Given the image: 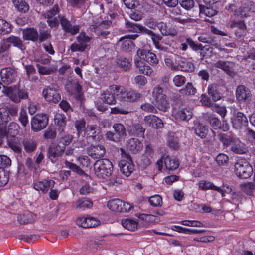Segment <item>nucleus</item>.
<instances>
[{
	"mask_svg": "<svg viewBox=\"0 0 255 255\" xmlns=\"http://www.w3.org/2000/svg\"><path fill=\"white\" fill-rule=\"evenodd\" d=\"M110 89L114 92V95L118 99L124 101L134 102L139 100L142 97V95L135 90L122 86L113 85L110 86Z\"/></svg>",
	"mask_w": 255,
	"mask_h": 255,
	"instance_id": "f257e3e1",
	"label": "nucleus"
},
{
	"mask_svg": "<svg viewBox=\"0 0 255 255\" xmlns=\"http://www.w3.org/2000/svg\"><path fill=\"white\" fill-rule=\"evenodd\" d=\"M112 169L111 162L107 159L98 160L94 164V173L100 179H106L110 177Z\"/></svg>",
	"mask_w": 255,
	"mask_h": 255,
	"instance_id": "f03ea898",
	"label": "nucleus"
},
{
	"mask_svg": "<svg viewBox=\"0 0 255 255\" xmlns=\"http://www.w3.org/2000/svg\"><path fill=\"white\" fill-rule=\"evenodd\" d=\"M3 92L15 103H19L22 99H26L28 97L27 90L24 88H19L16 86L3 87Z\"/></svg>",
	"mask_w": 255,
	"mask_h": 255,
	"instance_id": "7ed1b4c3",
	"label": "nucleus"
},
{
	"mask_svg": "<svg viewBox=\"0 0 255 255\" xmlns=\"http://www.w3.org/2000/svg\"><path fill=\"white\" fill-rule=\"evenodd\" d=\"M235 172L237 176L242 179L250 177L253 169L249 163L244 159L237 160L235 165Z\"/></svg>",
	"mask_w": 255,
	"mask_h": 255,
	"instance_id": "20e7f679",
	"label": "nucleus"
},
{
	"mask_svg": "<svg viewBox=\"0 0 255 255\" xmlns=\"http://www.w3.org/2000/svg\"><path fill=\"white\" fill-rule=\"evenodd\" d=\"M152 96L154 104L159 110L165 111L168 107L169 103L166 96L163 93V89L157 86L154 88L152 91Z\"/></svg>",
	"mask_w": 255,
	"mask_h": 255,
	"instance_id": "39448f33",
	"label": "nucleus"
},
{
	"mask_svg": "<svg viewBox=\"0 0 255 255\" xmlns=\"http://www.w3.org/2000/svg\"><path fill=\"white\" fill-rule=\"evenodd\" d=\"M48 124V118L46 115L36 114L31 119V129L34 132H38L44 129Z\"/></svg>",
	"mask_w": 255,
	"mask_h": 255,
	"instance_id": "423d86ee",
	"label": "nucleus"
},
{
	"mask_svg": "<svg viewBox=\"0 0 255 255\" xmlns=\"http://www.w3.org/2000/svg\"><path fill=\"white\" fill-rule=\"evenodd\" d=\"M42 94L45 100L49 102L56 103L61 99L60 90L54 87H46L42 91Z\"/></svg>",
	"mask_w": 255,
	"mask_h": 255,
	"instance_id": "0eeeda50",
	"label": "nucleus"
},
{
	"mask_svg": "<svg viewBox=\"0 0 255 255\" xmlns=\"http://www.w3.org/2000/svg\"><path fill=\"white\" fill-rule=\"evenodd\" d=\"M120 170L127 177L129 176L134 170V165L131 156L127 154H123V159L119 163Z\"/></svg>",
	"mask_w": 255,
	"mask_h": 255,
	"instance_id": "6e6552de",
	"label": "nucleus"
},
{
	"mask_svg": "<svg viewBox=\"0 0 255 255\" xmlns=\"http://www.w3.org/2000/svg\"><path fill=\"white\" fill-rule=\"evenodd\" d=\"M19 125L15 122H11L8 127L4 123L0 125V134L2 136H6L7 139L10 137H15L19 133Z\"/></svg>",
	"mask_w": 255,
	"mask_h": 255,
	"instance_id": "1a4fd4ad",
	"label": "nucleus"
},
{
	"mask_svg": "<svg viewBox=\"0 0 255 255\" xmlns=\"http://www.w3.org/2000/svg\"><path fill=\"white\" fill-rule=\"evenodd\" d=\"M58 13V7L55 5L50 11L43 14L44 17L47 19V22L51 28L56 29L59 25Z\"/></svg>",
	"mask_w": 255,
	"mask_h": 255,
	"instance_id": "9d476101",
	"label": "nucleus"
},
{
	"mask_svg": "<svg viewBox=\"0 0 255 255\" xmlns=\"http://www.w3.org/2000/svg\"><path fill=\"white\" fill-rule=\"evenodd\" d=\"M64 146L59 144H53L50 146L48 151V157L52 162H55L64 153Z\"/></svg>",
	"mask_w": 255,
	"mask_h": 255,
	"instance_id": "9b49d317",
	"label": "nucleus"
},
{
	"mask_svg": "<svg viewBox=\"0 0 255 255\" xmlns=\"http://www.w3.org/2000/svg\"><path fill=\"white\" fill-rule=\"evenodd\" d=\"M138 37V35H128L120 38L118 41V44L121 49L124 51H130L134 47V43L131 39L134 40Z\"/></svg>",
	"mask_w": 255,
	"mask_h": 255,
	"instance_id": "f8f14e48",
	"label": "nucleus"
},
{
	"mask_svg": "<svg viewBox=\"0 0 255 255\" xmlns=\"http://www.w3.org/2000/svg\"><path fill=\"white\" fill-rule=\"evenodd\" d=\"M0 75L2 82L6 84L14 82L17 77L16 71L10 67L2 69L0 72Z\"/></svg>",
	"mask_w": 255,
	"mask_h": 255,
	"instance_id": "ddd939ff",
	"label": "nucleus"
},
{
	"mask_svg": "<svg viewBox=\"0 0 255 255\" xmlns=\"http://www.w3.org/2000/svg\"><path fill=\"white\" fill-rule=\"evenodd\" d=\"M84 135L88 139L100 141L102 138L99 128L97 125H88Z\"/></svg>",
	"mask_w": 255,
	"mask_h": 255,
	"instance_id": "4468645a",
	"label": "nucleus"
},
{
	"mask_svg": "<svg viewBox=\"0 0 255 255\" xmlns=\"http://www.w3.org/2000/svg\"><path fill=\"white\" fill-rule=\"evenodd\" d=\"M236 97L239 102H244L251 99L252 94L247 87L244 85H239L236 88Z\"/></svg>",
	"mask_w": 255,
	"mask_h": 255,
	"instance_id": "2eb2a0df",
	"label": "nucleus"
},
{
	"mask_svg": "<svg viewBox=\"0 0 255 255\" xmlns=\"http://www.w3.org/2000/svg\"><path fill=\"white\" fill-rule=\"evenodd\" d=\"M62 29L66 33L74 35L79 31L80 26L78 25H72L70 21L63 16L60 19Z\"/></svg>",
	"mask_w": 255,
	"mask_h": 255,
	"instance_id": "dca6fc26",
	"label": "nucleus"
},
{
	"mask_svg": "<svg viewBox=\"0 0 255 255\" xmlns=\"http://www.w3.org/2000/svg\"><path fill=\"white\" fill-rule=\"evenodd\" d=\"M55 183V181L51 179L37 181L33 183V188L43 193H46L50 188L54 187Z\"/></svg>",
	"mask_w": 255,
	"mask_h": 255,
	"instance_id": "f3484780",
	"label": "nucleus"
},
{
	"mask_svg": "<svg viewBox=\"0 0 255 255\" xmlns=\"http://www.w3.org/2000/svg\"><path fill=\"white\" fill-rule=\"evenodd\" d=\"M88 154L94 159L103 158L106 153V149L103 145H92L87 151Z\"/></svg>",
	"mask_w": 255,
	"mask_h": 255,
	"instance_id": "a211bd4d",
	"label": "nucleus"
},
{
	"mask_svg": "<svg viewBox=\"0 0 255 255\" xmlns=\"http://www.w3.org/2000/svg\"><path fill=\"white\" fill-rule=\"evenodd\" d=\"M143 122L146 125L156 129L161 128L164 125L161 119L152 115L146 116Z\"/></svg>",
	"mask_w": 255,
	"mask_h": 255,
	"instance_id": "6ab92c4d",
	"label": "nucleus"
},
{
	"mask_svg": "<svg viewBox=\"0 0 255 255\" xmlns=\"http://www.w3.org/2000/svg\"><path fill=\"white\" fill-rule=\"evenodd\" d=\"M143 144L138 139L132 138L126 142L127 149L132 153L136 154L142 149Z\"/></svg>",
	"mask_w": 255,
	"mask_h": 255,
	"instance_id": "aec40b11",
	"label": "nucleus"
},
{
	"mask_svg": "<svg viewBox=\"0 0 255 255\" xmlns=\"http://www.w3.org/2000/svg\"><path fill=\"white\" fill-rule=\"evenodd\" d=\"M9 147L15 153L20 154L22 152V143L21 139L15 137H10L7 140Z\"/></svg>",
	"mask_w": 255,
	"mask_h": 255,
	"instance_id": "412c9836",
	"label": "nucleus"
},
{
	"mask_svg": "<svg viewBox=\"0 0 255 255\" xmlns=\"http://www.w3.org/2000/svg\"><path fill=\"white\" fill-rule=\"evenodd\" d=\"M234 65V64L232 62L223 60H218L213 64L214 67L222 69L229 75H231L233 73Z\"/></svg>",
	"mask_w": 255,
	"mask_h": 255,
	"instance_id": "4be33fe9",
	"label": "nucleus"
},
{
	"mask_svg": "<svg viewBox=\"0 0 255 255\" xmlns=\"http://www.w3.org/2000/svg\"><path fill=\"white\" fill-rule=\"evenodd\" d=\"M174 116L178 120L188 121L192 117V109L190 108H183L176 112Z\"/></svg>",
	"mask_w": 255,
	"mask_h": 255,
	"instance_id": "5701e85b",
	"label": "nucleus"
},
{
	"mask_svg": "<svg viewBox=\"0 0 255 255\" xmlns=\"http://www.w3.org/2000/svg\"><path fill=\"white\" fill-rule=\"evenodd\" d=\"M247 123V118L241 112L237 113L232 119L233 125L237 129L240 128L242 126H246Z\"/></svg>",
	"mask_w": 255,
	"mask_h": 255,
	"instance_id": "b1692460",
	"label": "nucleus"
},
{
	"mask_svg": "<svg viewBox=\"0 0 255 255\" xmlns=\"http://www.w3.org/2000/svg\"><path fill=\"white\" fill-rule=\"evenodd\" d=\"M111 25L109 21H103L100 23H94L90 26L91 31L94 32L97 35L99 36L103 29L107 28Z\"/></svg>",
	"mask_w": 255,
	"mask_h": 255,
	"instance_id": "393cba45",
	"label": "nucleus"
},
{
	"mask_svg": "<svg viewBox=\"0 0 255 255\" xmlns=\"http://www.w3.org/2000/svg\"><path fill=\"white\" fill-rule=\"evenodd\" d=\"M72 206L78 211H84L87 209L91 208L93 206V203L89 200L81 199L73 203Z\"/></svg>",
	"mask_w": 255,
	"mask_h": 255,
	"instance_id": "a878e982",
	"label": "nucleus"
},
{
	"mask_svg": "<svg viewBox=\"0 0 255 255\" xmlns=\"http://www.w3.org/2000/svg\"><path fill=\"white\" fill-rule=\"evenodd\" d=\"M198 185L199 188L201 190L204 191L209 189L214 190L221 193L222 196H224L223 190H222L221 188L214 185L212 182L208 181L201 180L198 182Z\"/></svg>",
	"mask_w": 255,
	"mask_h": 255,
	"instance_id": "bb28decb",
	"label": "nucleus"
},
{
	"mask_svg": "<svg viewBox=\"0 0 255 255\" xmlns=\"http://www.w3.org/2000/svg\"><path fill=\"white\" fill-rule=\"evenodd\" d=\"M230 149L232 151L237 154H243L247 151L244 143L237 138L232 141Z\"/></svg>",
	"mask_w": 255,
	"mask_h": 255,
	"instance_id": "cd10ccee",
	"label": "nucleus"
},
{
	"mask_svg": "<svg viewBox=\"0 0 255 255\" xmlns=\"http://www.w3.org/2000/svg\"><path fill=\"white\" fill-rule=\"evenodd\" d=\"M114 94V92L112 91L110 86L108 90L101 94L100 98L105 103L110 105L114 104L116 100Z\"/></svg>",
	"mask_w": 255,
	"mask_h": 255,
	"instance_id": "c85d7f7f",
	"label": "nucleus"
},
{
	"mask_svg": "<svg viewBox=\"0 0 255 255\" xmlns=\"http://www.w3.org/2000/svg\"><path fill=\"white\" fill-rule=\"evenodd\" d=\"M193 130L196 135L201 138H205L208 132V129L206 126L198 122H194Z\"/></svg>",
	"mask_w": 255,
	"mask_h": 255,
	"instance_id": "c756f323",
	"label": "nucleus"
},
{
	"mask_svg": "<svg viewBox=\"0 0 255 255\" xmlns=\"http://www.w3.org/2000/svg\"><path fill=\"white\" fill-rule=\"evenodd\" d=\"M164 163L166 169L169 171H173L177 169L179 165L178 159L169 156L165 157Z\"/></svg>",
	"mask_w": 255,
	"mask_h": 255,
	"instance_id": "7c9ffc66",
	"label": "nucleus"
},
{
	"mask_svg": "<svg viewBox=\"0 0 255 255\" xmlns=\"http://www.w3.org/2000/svg\"><path fill=\"white\" fill-rule=\"evenodd\" d=\"M23 39L26 40L36 41L38 38V34L36 29L29 28L23 31Z\"/></svg>",
	"mask_w": 255,
	"mask_h": 255,
	"instance_id": "2f4dec72",
	"label": "nucleus"
},
{
	"mask_svg": "<svg viewBox=\"0 0 255 255\" xmlns=\"http://www.w3.org/2000/svg\"><path fill=\"white\" fill-rule=\"evenodd\" d=\"M177 66L178 70L184 72H191L194 70V64L189 61H187L185 59H182L179 62Z\"/></svg>",
	"mask_w": 255,
	"mask_h": 255,
	"instance_id": "473e14b6",
	"label": "nucleus"
},
{
	"mask_svg": "<svg viewBox=\"0 0 255 255\" xmlns=\"http://www.w3.org/2000/svg\"><path fill=\"white\" fill-rule=\"evenodd\" d=\"M116 65L124 71L129 70L131 64L128 59L124 57H119L116 60Z\"/></svg>",
	"mask_w": 255,
	"mask_h": 255,
	"instance_id": "72a5a7b5",
	"label": "nucleus"
},
{
	"mask_svg": "<svg viewBox=\"0 0 255 255\" xmlns=\"http://www.w3.org/2000/svg\"><path fill=\"white\" fill-rule=\"evenodd\" d=\"M218 85L216 84H210L208 87V93L213 101L216 102L221 98L220 93L218 91Z\"/></svg>",
	"mask_w": 255,
	"mask_h": 255,
	"instance_id": "f704fd0d",
	"label": "nucleus"
},
{
	"mask_svg": "<svg viewBox=\"0 0 255 255\" xmlns=\"http://www.w3.org/2000/svg\"><path fill=\"white\" fill-rule=\"evenodd\" d=\"M198 39L200 42L209 44L214 46L215 48L219 49L220 50H224V48H221L218 43H216L214 37L212 36L208 35H201L198 37Z\"/></svg>",
	"mask_w": 255,
	"mask_h": 255,
	"instance_id": "c9c22d12",
	"label": "nucleus"
},
{
	"mask_svg": "<svg viewBox=\"0 0 255 255\" xmlns=\"http://www.w3.org/2000/svg\"><path fill=\"white\" fill-rule=\"evenodd\" d=\"M154 155V152L152 148L149 145H147L145 147V151L142 156V160L145 166L149 165L151 162V159Z\"/></svg>",
	"mask_w": 255,
	"mask_h": 255,
	"instance_id": "e433bc0d",
	"label": "nucleus"
},
{
	"mask_svg": "<svg viewBox=\"0 0 255 255\" xmlns=\"http://www.w3.org/2000/svg\"><path fill=\"white\" fill-rule=\"evenodd\" d=\"M121 224L123 227L130 230L135 231L137 229L138 222L131 219H124L121 220Z\"/></svg>",
	"mask_w": 255,
	"mask_h": 255,
	"instance_id": "4c0bfd02",
	"label": "nucleus"
},
{
	"mask_svg": "<svg viewBox=\"0 0 255 255\" xmlns=\"http://www.w3.org/2000/svg\"><path fill=\"white\" fill-rule=\"evenodd\" d=\"M122 200L114 199L108 202L107 206L109 209L113 211L122 212Z\"/></svg>",
	"mask_w": 255,
	"mask_h": 255,
	"instance_id": "58836bf2",
	"label": "nucleus"
},
{
	"mask_svg": "<svg viewBox=\"0 0 255 255\" xmlns=\"http://www.w3.org/2000/svg\"><path fill=\"white\" fill-rule=\"evenodd\" d=\"M13 3L17 10L22 13H26L29 10V5L24 0H13Z\"/></svg>",
	"mask_w": 255,
	"mask_h": 255,
	"instance_id": "ea45409f",
	"label": "nucleus"
},
{
	"mask_svg": "<svg viewBox=\"0 0 255 255\" xmlns=\"http://www.w3.org/2000/svg\"><path fill=\"white\" fill-rule=\"evenodd\" d=\"M24 149L27 153H30L35 150L37 147L36 142L32 139H26L22 141Z\"/></svg>",
	"mask_w": 255,
	"mask_h": 255,
	"instance_id": "a19ab883",
	"label": "nucleus"
},
{
	"mask_svg": "<svg viewBox=\"0 0 255 255\" xmlns=\"http://www.w3.org/2000/svg\"><path fill=\"white\" fill-rule=\"evenodd\" d=\"M196 21V20L191 16L186 15L181 12L176 22L182 25H190L194 23Z\"/></svg>",
	"mask_w": 255,
	"mask_h": 255,
	"instance_id": "79ce46f5",
	"label": "nucleus"
},
{
	"mask_svg": "<svg viewBox=\"0 0 255 255\" xmlns=\"http://www.w3.org/2000/svg\"><path fill=\"white\" fill-rule=\"evenodd\" d=\"M255 12V4L253 2H249L246 4L245 7L241 8V15L244 17H247L249 15L248 12Z\"/></svg>",
	"mask_w": 255,
	"mask_h": 255,
	"instance_id": "37998d69",
	"label": "nucleus"
},
{
	"mask_svg": "<svg viewBox=\"0 0 255 255\" xmlns=\"http://www.w3.org/2000/svg\"><path fill=\"white\" fill-rule=\"evenodd\" d=\"M18 221L21 224H25L33 221V215L31 212H27L18 216Z\"/></svg>",
	"mask_w": 255,
	"mask_h": 255,
	"instance_id": "c03bdc74",
	"label": "nucleus"
},
{
	"mask_svg": "<svg viewBox=\"0 0 255 255\" xmlns=\"http://www.w3.org/2000/svg\"><path fill=\"white\" fill-rule=\"evenodd\" d=\"M129 130L132 134L139 135L144 134L145 128L142 127L141 124L136 123L130 127Z\"/></svg>",
	"mask_w": 255,
	"mask_h": 255,
	"instance_id": "a18cd8bd",
	"label": "nucleus"
},
{
	"mask_svg": "<svg viewBox=\"0 0 255 255\" xmlns=\"http://www.w3.org/2000/svg\"><path fill=\"white\" fill-rule=\"evenodd\" d=\"M11 31V25L3 19H0V34L5 35Z\"/></svg>",
	"mask_w": 255,
	"mask_h": 255,
	"instance_id": "49530a36",
	"label": "nucleus"
},
{
	"mask_svg": "<svg viewBox=\"0 0 255 255\" xmlns=\"http://www.w3.org/2000/svg\"><path fill=\"white\" fill-rule=\"evenodd\" d=\"M235 138L226 133L220 134L219 139L222 142L224 146H231L232 141Z\"/></svg>",
	"mask_w": 255,
	"mask_h": 255,
	"instance_id": "de8ad7c7",
	"label": "nucleus"
},
{
	"mask_svg": "<svg viewBox=\"0 0 255 255\" xmlns=\"http://www.w3.org/2000/svg\"><path fill=\"white\" fill-rule=\"evenodd\" d=\"M115 131L119 136V138L124 137L126 136V129L123 125L120 123L115 124L113 126Z\"/></svg>",
	"mask_w": 255,
	"mask_h": 255,
	"instance_id": "09e8293b",
	"label": "nucleus"
},
{
	"mask_svg": "<svg viewBox=\"0 0 255 255\" xmlns=\"http://www.w3.org/2000/svg\"><path fill=\"white\" fill-rule=\"evenodd\" d=\"M18 120L21 125L26 127L28 124V116L25 109L22 108L20 109Z\"/></svg>",
	"mask_w": 255,
	"mask_h": 255,
	"instance_id": "8fccbe9b",
	"label": "nucleus"
},
{
	"mask_svg": "<svg viewBox=\"0 0 255 255\" xmlns=\"http://www.w3.org/2000/svg\"><path fill=\"white\" fill-rule=\"evenodd\" d=\"M6 42L13 44L15 47H17L19 49H22L23 47L22 41L18 37L14 36H11L6 39Z\"/></svg>",
	"mask_w": 255,
	"mask_h": 255,
	"instance_id": "3c124183",
	"label": "nucleus"
},
{
	"mask_svg": "<svg viewBox=\"0 0 255 255\" xmlns=\"http://www.w3.org/2000/svg\"><path fill=\"white\" fill-rule=\"evenodd\" d=\"M172 229L179 233H183L185 234H198L200 232V231L196 229H191L189 228H184L179 226H174Z\"/></svg>",
	"mask_w": 255,
	"mask_h": 255,
	"instance_id": "603ef678",
	"label": "nucleus"
},
{
	"mask_svg": "<svg viewBox=\"0 0 255 255\" xmlns=\"http://www.w3.org/2000/svg\"><path fill=\"white\" fill-rule=\"evenodd\" d=\"M179 91L183 94L193 95L196 93V89L193 86L192 83H187L185 87L180 89Z\"/></svg>",
	"mask_w": 255,
	"mask_h": 255,
	"instance_id": "864d4df0",
	"label": "nucleus"
},
{
	"mask_svg": "<svg viewBox=\"0 0 255 255\" xmlns=\"http://www.w3.org/2000/svg\"><path fill=\"white\" fill-rule=\"evenodd\" d=\"M148 201L150 204L153 207H160L162 206V199L159 195H155L150 197Z\"/></svg>",
	"mask_w": 255,
	"mask_h": 255,
	"instance_id": "5fc2aeb1",
	"label": "nucleus"
},
{
	"mask_svg": "<svg viewBox=\"0 0 255 255\" xmlns=\"http://www.w3.org/2000/svg\"><path fill=\"white\" fill-rule=\"evenodd\" d=\"M73 140V136L69 134L62 136L58 139V144H62L61 146H64L65 148L69 145Z\"/></svg>",
	"mask_w": 255,
	"mask_h": 255,
	"instance_id": "6e6d98bb",
	"label": "nucleus"
},
{
	"mask_svg": "<svg viewBox=\"0 0 255 255\" xmlns=\"http://www.w3.org/2000/svg\"><path fill=\"white\" fill-rule=\"evenodd\" d=\"M151 37L154 45L157 49L161 50H164V47H163L160 44V41L162 39L161 36L153 32L151 35Z\"/></svg>",
	"mask_w": 255,
	"mask_h": 255,
	"instance_id": "4d7b16f0",
	"label": "nucleus"
},
{
	"mask_svg": "<svg viewBox=\"0 0 255 255\" xmlns=\"http://www.w3.org/2000/svg\"><path fill=\"white\" fill-rule=\"evenodd\" d=\"M242 190L247 194H251L255 189V184L252 182H248L241 185Z\"/></svg>",
	"mask_w": 255,
	"mask_h": 255,
	"instance_id": "13d9d810",
	"label": "nucleus"
},
{
	"mask_svg": "<svg viewBox=\"0 0 255 255\" xmlns=\"http://www.w3.org/2000/svg\"><path fill=\"white\" fill-rule=\"evenodd\" d=\"M140 27L141 25L134 24L129 21L126 22V27L129 32L134 33H140Z\"/></svg>",
	"mask_w": 255,
	"mask_h": 255,
	"instance_id": "bf43d9fd",
	"label": "nucleus"
},
{
	"mask_svg": "<svg viewBox=\"0 0 255 255\" xmlns=\"http://www.w3.org/2000/svg\"><path fill=\"white\" fill-rule=\"evenodd\" d=\"M217 164L220 166H225L229 161L228 156L223 153L219 154L216 158Z\"/></svg>",
	"mask_w": 255,
	"mask_h": 255,
	"instance_id": "052dcab7",
	"label": "nucleus"
},
{
	"mask_svg": "<svg viewBox=\"0 0 255 255\" xmlns=\"http://www.w3.org/2000/svg\"><path fill=\"white\" fill-rule=\"evenodd\" d=\"M172 7L173 8L170 10V16L173 21L176 22L182 11L179 7L176 6Z\"/></svg>",
	"mask_w": 255,
	"mask_h": 255,
	"instance_id": "680f3d73",
	"label": "nucleus"
},
{
	"mask_svg": "<svg viewBox=\"0 0 255 255\" xmlns=\"http://www.w3.org/2000/svg\"><path fill=\"white\" fill-rule=\"evenodd\" d=\"M200 7V12L202 13H203L206 16L208 17H212L215 15L217 14V11L215 9H213L212 7H203L201 6Z\"/></svg>",
	"mask_w": 255,
	"mask_h": 255,
	"instance_id": "e2e57ef3",
	"label": "nucleus"
},
{
	"mask_svg": "<svg viewBox=\"0 0 255 255\" xmlns=\"http://www.w3.org/2000/svg\"><path fill=\"white\" fill-rule=\"evenodd\" d=\"M136 216L138 218L150 223L155 222L156 221V219H157L155 216L152 215L151 214H137Z\"/></svg>",
	"mask_w": 255,
	"mask_h": 255,
	"instance_id": "0e129e2a",
	"label": "nucleus"
},
{
	"mask_svg": "<svg viewBox=\"0 0 255 255\" xmlns=\"http://www.w3.org/2000/svg\"><path fill=\"white\" fill-rule=\"evenodd\" d=\"M65 164L67 167L69 168L73 172H75L79 175H83L84 173V172L76 164L71 163L67 161H65Z\"/></svg>",
	"mask_w": 255,
	"mask_h": 255,
	"instance_id": "69168bd1",
	"label": "nucleus"
},
{
	"mask_svg": "<svg viewBox=\"0 0 255 255\" xmlns=\"http://www.w3.org/2000/svg\"><path fill=\"white\" fill-rule=\"evenodd\" d=\"M148 63L151 65L157 64L158 60L155 54L149 52V51L146 53L145 59Z\"/></svg>",
	"mask_w": 255,
	"mask_h": 255,
	"instance_id": "338daca9",
	"label": "nucleus"
},
{
	"mask_svg": "<svg viewBox=\"0 0 255 255\" xmlns=\"http://www.w3.org/2000/svg\"><path fill=\"white\" fill-rule=\"evenodd\" d=\"M91 38L86 35L85 32H81L77 37V40L78 43L82 45H87L86 43L90 41Z\"/></svg>",
	"mask_w": 255,
	"mask_h": 255,
	"instance_id": "774afa93",
	"label": "nucleus"
}]
</instances>
